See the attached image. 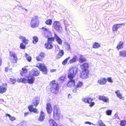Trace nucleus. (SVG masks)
<instances>
[{
	"label": "nucleus",
	"instance_id": "obj_1",
	"mask_svg": "<svg viewBox=\"0 0 126 126\" xmlns=\"http://www.w3.org/2000/svg\"><path fill=\"white\" fill-rule=\"evenodd\" d=\"M27 79L24 78H18L17 81L18 82H23L24 83H26L30 84H33L35 80V77L31 75V73H29V75L27 76Z\"/></svg>",
	"mask_w": 126,
	"mask_h": 126
},
{
	"label": "nucleus",
	"instance_id": "obj_2",
	"mask_svg": "<svg viewBox=\"0 0 126 126\" xmlns=\"http://www.w3.org/2000/svg\"><path fill=\"white\" fill-rule=\"evenodd\" d=\"M50 86V90L51 92L53 94H56L59 92V86L58 83L56 82L55 80L51 81L49 84Z\"/></svg>",
	"mask_w": 126,
	"mask_h": 126
},
{
	"label": "nucleus",
	"instance_id": "obj_3",
	"mask_svg": "<svg viewBox=\"0 0 126 126\" xmlns=\"http://www.w3.org/2000/svg\"><path fill=\"white\" fill-rule=\"evenodd\" d=\"M60 111L59 107L55 105L53 107V117L55 120H59L61 117Z\"/></svg>",
	"mask_w": 126,
	"mask_h": 126
},
{
	"label": "nucleus",
	"instance_id": "obj_4",
	"mask_svg": "<svg viewBox=\"0 0 126 126\" xmlns=\"http://www.w3.org/2000/svg\"><path fill=\"white\" fill-rule=\"evenodd\" d=\"M78 72L77 69L76 67H73L69 69L67 77L70 80H73Z\"/></svg>",
	"mask_w": 126,
	"mask_h": 126
},
{
	"label": "nucleus",
	"instance_id": "obj_5",
	"mask_svg": "<svg viewBox=\"0 0 126 126\" xmlns=\"http://www.w3.org/2000/svg\"><path fill=\"white\" fill-rule=\"evenodd\" d=\"M38 17L37 16H35L32 18L30 23L31 26L32 28L38 27L39 23V20H38Z\"/></svg>",
	"mask_w": 126,
	"mask_h": 126
},
{
	"label": "nucleus",
	"instance_id": "obj_6",
	"mask_svg": "<svg viewBox=\"0 0 126 126\" xmlns=\"http://www.w3.org/2000/svg\"><path fill=\"white\" fill-rule=\"evenodd\" d=\"M36 66L38 68L40 71L42 72L44 74H46L47 73V67L44 64L38 63L37 64Z\"/></svg>",
	"mask_w": 126,
	"mask_h": 126
},
{
	"label": "nucleus",
	"instance_id": "obj_7",
	"mask_svg": "<svg viewBox=\"0 0 126 126\" xmlns=\"http://www.w3.org/2000/svg\"><path fill=\"white\" fill-rule=\"evenodd\" d=\"M53 26L54 29L58 32H61L62 30V28L59 22L57 21H55L53 22Z\"/></svg>",
	"mask_w": 126,
	"mask_h": 126
},
{
	"label": "nucleus",
	"instance_id": "obj_8",
	"mask_svg": "<svg viewBox=\"0 0 126 126\" xmlns=\"http://www.w3.org/2000/svg\"><path fill=\"white\" fill-rule=\"evenodd\" d=\"M46 54L44 52H41L36 57V60L39 61H42L43 60L45 57Z\"/></svg>",
	"mask_w": 126,
	"mask_h": 126
},
{
	"label": "nucleus",
	"instance_id": "obj_9",
	"mask_svg": "<svg viewBox=\"0 0 126 126\" xmlns=\"http://www.w3.org/2000/svg\"><path fill=\"white\" fill-rule=\"evenodd\" d=\"M40 99L39 97H35L34 98L32 101V107L34 106L36 107L39 103Z\"/></svg>",
	"mask_w": 126,
	"mask_h": 126
},
{
	"label": "nucleus",
	"instance_id": "obj_10",
	"mask_svg": "<svg viewBox=\"0 0 126 126\" xmlns=\"http://www.w3.org/2000/svg\"><path fill=\"white\" fill-rule=\"evenodd\" d=\"M7 86L6 83H3L1 85H0V94H2L6 92Z\"/></svg>",
	"mask_w": 126,
	"mask_h": 126
},
{
	"label": "nucleus",
	"instance_id": "obj_11",
	"mask_svg": "<svg viewBox=\"0 0 126 126\" xmlns=\"http://www.w3.org/2000/svg\"><path fill=\"white\" fill-rule=\"evenodd\" d=\"M89 71H83L80 73V77L83 79L87 78L88 77Z\"/></svg>",
	"mask_w": 126,
	"mask_h": 126
},
{
	"label": "nucleus",
	"instance_id": "obj_12",
	"mask_svg": "<svg viewBox=\"0 0 126 126\" xmlns=\"http://www.w3.org/2000/svg\"><path fill=\"white\" fill-rule=\"evenodd\" d=\"M124 24H115L113 25L112 27V30L113 32H116L118 28L121 27V25H122Z\"/></svg>",
	"mask_w": 126,
	"mask_h": 126
},
{
	"label": "nucleus",
	"instance_id": "obj_13",
	"mask_svg": "<svg viewBox=\"0 0 126 126\" xmlns=\"http://www.w3.org/2000/svg\"><path fill=\"white\" fill-rule=\"evenodd\" d=\"M81 69L83 71H89L88 68L89 67V64L87 63H85L80 65Z\"/></svg>",
	"mask_w": 126,
	"mask_h": 126
},
{
	"label": "nucleus",
	"instance_id": "obj_14",
	"mask_svg": "<svg viewBox=\"0 0 126 126\" xmlns=\"http://www.w3.org/2000/svg\"><path fill=\"white\" fill-rule=\"evenodd\" d=\"M10 53L11 57L13 58L11 59L12 63H16L17 60V58L16 54L13 53L11 54V52H10Z\"/></svg>",
	"mask_w": 126,
	"mask_h": 126
},
{
	"label": "nucleus",
	"instance_id": "obj_15",
	"mask_svg": "<svg viewBox=\"0 0 126 126\" xmlns=\"http://www.w3.org/2000/svg\"><path fill=\"white\" fill-rule=\"evenodd\" d=\"M46 109L47 113L50 114L52 110V108L51 104L50 103H48L46 104Z\"/></svg>",
	"mask_w": 126,
	"mask_h": 126
},
{
	"label": "nucleus",
	"instance_id": "obj_16",
	"mask_svg": "<svg viewBox=\"0 0 126 126\" xmlns=\"http://www.w3.org/2000/svg\"><path fill=\"white\" fill-rule=\"evenodd\" d=\"M28 108L29 111L31 112H33L36 114H38V112L37 109L36 108H34L32 106H29Z\"/></svg>",
	"mask_w": 126,
	"mask_h": 126
},
{
	"label": "nucleus",
	"instance_id": "obj_17",
	"mask_svg": "<svg viewBox=\"0 0 126 126\" xmlns=\"http://www.w3.org/2000/svg\"><path fill=\"white\" fill-rule=\"evenodd\" d=\"M32 72H31L29 73H31V75L34 77V76H38L40 74L39 71L36 68L33 69L32 71Z\"/></svg>",
	"mask_w": 126,
	"mask_h": 126
},
{
	"label": "nucleus",
	"instance_id": "obj_18",
	"mask_svg": "<svg viewBox=\"0 0 126 126\" xmlns=\"http://www.w3.org/2000/svg\"><path fill=\"white\" fill-rule=\"evenodd\" d=\"M48 124L49 126H58L57 123L52 119H50L48 120Z\"/></svg>",
	"mask_w": 126,
	"mask_h": 126
},
{
	"label": "nucleus",
	"instance_id": "obj_19",
	"mask_svg": "<svg viewBox=\"0 0 126 126\" xmlns=\"http://www.w3.org/2000/svg\"><path fill=\"white\" fill-rule=\"evenodd\" d=\"M75 84V80H70L67 83V86L69 87H71L74 86Z\"/></svg>",
	"mask_w": 126,
	"mask_h": 126
},
{
	"label": "nucleus",
	"instance_id": "obj_20",
	"mask_svg": "<svg viewBox=\"0 0 126 126\" xmlns=\"http://www.w3.org/2000/svg\"><path fill=\"white\" fill-rule=\"evenodd\" d=\"M45 115L44 112L41 111L40 113V116L38 119V120L40 121H43L44 119Z\"/></svg>",
	"mask_w": 126,
	"mask_h": 126
},
{
	"label": "nucleus",
	"instance_id": "obj_21",
	"mask_svg": "<svg viewBox=\"0 0 126 126\" xmlns=\"http://www.w3.org/2000/svg\"><path fill=\"white\" fill-rule=\"evenodd\" d=\"M107 81V79L105 78H102L99 79L98 83L100 85H104Z\"/></svg>",
	"mask_w": 126,
	"mask_h": 126
},
{
	"label": "nucleus",
	"instance_id": "obj_22",
	"mask_svg": "<svg viewBox=\"0 0 126 126\" xmlns=\"http://www.w3.org/2000/svg\"><path fill=\"white\" fill-rule=\"evenodd\" d=\"M64 54V52L63 50H59V52L57 54L56 56V58L57 59H58L63 56Z\"/></svg>",
	"mask_w": 126,
	"mask_h": 126
},
{
	"label": "nucleus",
	"instance_id": "obj_23",
	"mask_svg": "<svg viewBox=\"0 0 126 126\" xmlns=\"http://www.w3.org/2000/svg\"><path fill=\"white\" fill-rule=\"evenodd\" d=\"M45 47L47 49H51L53 47L52 44L48 42L45 44Z\"/></svg>",
	"mask_w": 126,
	"mask_h": 126
},
{
	"label": "nucleus",
	"instance_id": "obj_24",
	"mask_svg": "<svg viewBox=\"0 0 126 126\" xmlns=\"http://www.w3.org/2000/svg\"><path fill=\"white\" fill-rule=\"evenodd\" d=\"M99 99L104 102H107L109 101V99L107 97L102 96H99Z\"/></svg>",
	"mask_w": 126,
	"mask_h": 126
},
{
	"label": "nucleus",
	"instance_id": "obj_25",
	"mask_svg": "<svg viewBox=\"0 0 126 126\" xmlns=\"http://www.w3.org/2000/svg\"><path fill=\"white\" fill-rule=\"evenodd\" d=\"M54 34V36L56 39V41L59 44L61 45L62 42V40L58 36L56 33H55Z\"/></svg>",
	"mask_w": 126,
	"mask_h": 126
},
{
	"label": "nucleus",
	"instance_id": "obj_26",
	"mask_svg": "<svg viewBox=\"0 0 126 126\" xmlns=\"http://www.w3.org/2000/svg\"><path fill=\"white\" fill-rule=\"evenodd\" d=\"M78 59V58L77 56H75L71 59L70 60L69 63L70 64L72 63L76 62L77 61Z\"/></svg>",
	"mask_w": 126,
	"mask_h": 126
},
{
	"label": "nucleus",
	"instance_id": "obj_27",
	"mask_svg": "<svg viewBox=\"0 0 126 126\" xmlns=\"http://www.w3.org/2000/svg\"><path fill=\"white\" fill-rule=\"evenodd\" d=\"M82 101L85 103H87L88 104H89L91 102H92L93 101V99L90 97H88L87 98H84L83 99Z\"/></svg>",
	"mask_w": 126,
	"mask_h": 126
},
{
	"label": "nucleus",
	"instance_id": "obj_28",
	"mask_svg": "<svg viewBox=\"0 0 126 126\" xmlns=\"http://www.w3.org/2000/svg\"><path fill=\"white\" fill-rule=\"evenodd\" d=\"M28 71V69L25 68V67L22 68V71L20 72V75L23 76L24 74L27 73Z\"/></svg>",
	"mask_w": 126,
	"mask_h": 126
},
{
	"label": "nucleus",
	"instance_id": "obj_29",
	"mask_svg": "<svg viewBox=\"0 0 126 126\" xmlns=\"http://www.w3.org/2000/svg\"><path fill=\"white\" fill-rule=\"evenodd\" d=\"M101 46L98 43L95 42L93 43V48H98L100 47Z\"/></svg>",
	"mask_w": 126,
	"mask_h": 126
},
{
	"label": "nucleus",
	"instance_id": "obj_30",
	"mask_svg": "<svg viewBox=\"0 0 126 126\" xmlns=\"http://www.w3.org/2000/svg\"><path fill=\"white\" fill-rule=\"evenodd\" d=\"M123 41H120L119 42V44L116 47V48L118 50H119L120 49L122 48L123 47Z\"/></svg>",
	"mask_w": 126,
	"mask_h": 126
},
{
	"label": "nucleus",
	"instance_id": "obj_31",
	"mask_svg": "<svg viewBox=\"0 0 126 126\" xmlns=\"http://www.w3.org/2000/svg\"><path fill=\"white\" fill-rule=\"evenodd\" d=\"M86 59L85 58H83V56L81 55L79 59V62L82 63L84 62H86Z\"/></svg>",
	"mask_w": 126,
	"mask_h": 126
},
{
	"label": "nucleus",
	"instance_id": "obj_32",
	"mask_svg": "<svg viewBox=\"0 0 126 126\" xmlns=\"http://www.w3.org/2000/svg\"><path fill=\"white\" fill-rule=\"evenodd\" d=\"M6 116H8L9 117V119L11 121H13L16 119V118L14 116H11L9 114L6 113Z\"/></svg>",
	"mask_w": 126,
	"mask_h": 126
},
{
	"label": "nucleus",
	"instance_id": "obj_33",
	"mask_svg": "<svg viewBox=\"0 0 126 126\" xmlns=\"http://www.w3.org/2000/svg\"><path fill=\"white\" fill-rule=\"evenodd\" d=\"M45 23L47 25H51L52 23V21L51 19H48L46 20Z\"/></svg>",
	"mask_w": 126,
	"mask_h": 126
},
{
	"label": "nucleus",
	"instance_id": "obj_34",
	"mask_svg": "<svg viewBox=\"0 0 126 126\" xmlns=\"http://www.w3.org/2000/svg\"><path fill=\"white\" fill-rule=\"evenodd\" d=\"M55 38L54 37H53L48 38L47 40V42L50 43L52 44V42L54 40Z\"/></svg>",
	"mask_w": 126,
	"mask_h": 126
},
{
	"label": "nucleus",
	"instance_id": "obj_35",
	"mask_svg": "<svg viewBox=\"0 0 126 126\" xmlns=\"http://www.w3.org/2000/svg\"><path fill=\"white\" fill-rule=\"evenodd\" d=\"M25 56L27 60L29 62H30L32 60L31 57L27 53H26L25 54Z\"/></svg>",
	"mask_w": 126,
	"mask_h": 126
},
{
	"label": "nucleus",
	"instance_id": "obj_36",
	"mask_svg": "<svg viewBox=\"0 0 126 126\" xmlns=\"http://www.w3.org/2000/svg\"><path fill=\"white\" fill-rule=\"evenodd\" d=\"M126 51L125 50H123L119 52V55L120 57H125V55L126 53Z\"/></svg>",
	"mask_w": 126,
	"mask_h": 126
},
{
	"label": "nucleus",
	"instance_id": "obj_37",
	"mask_svg": "<svg viewBox=\"0 0 126 126\" xmlns=\"http://www.w3.org/2000/svg\"><path fill=\"white\" fill-rule=\"evenodd\" d=\"M83 84L82 82L79 81L77 84L76 86L78 88H81L83 85Z\"/></svg>",
	"mask_w": 126,
	"mask_h": 126
},
{
	"label": "nucleus",
	"instance_id": "obj_38",
	"mask_svg": "<svg viewBox=\"0 0 126 126\" xmlns=\"http://www.w3.org/2000/svg\"><path fill=\"white\" fill-rule=\"evenodd\" d=\"M33 40L32 41L33 43L34 44H35L37 43L38 41V38L36 36H34L33 37Z\"/></svg>",
	"mask_w": 126,
	"mask_h": 126
},
{
	"label": "nucleus",
	"instance_id": "obj_39",
	"mask_svg": "<svg viewBox=\"0 0 126 126\" xmlns=\"http://www.w3.org/2000/svg\"><path fill=\"white\" fill-rule=\"evenodd\" d=\"M119 90H118L115 92V93L116 94L117 96L120 98L121 99L122 98V95L120 93H119Z\"/></svg>",
	"mask_w": 126,
	"mask_h": 126
},
{
	"label": "nucleus",
	"instance_id": "obj_40",
	"mask_svg": "<svg viewBox=\"0 0 126 126\" xmlns=\"http://www.w3.org/2000/svg\"><path fill=\"white\" fill-rule=\"evenodd\" d=\"M126 124V121L125 120H121L120 122V125L121 126H125Z\"/></svg>",
	"mask_w": 126,
	"mask_h": 126
},
{
	"label": "nucleus",
	"instance_id": "obj_41",
	"mask_svg": "<svg viewBox=\"0 0 126 126\" xmlns=\"http://www.w3.org/2000/svg\"><path fill=\"white\" fill-rule=\"evenodd\" d=\"M70 58V57H68L67 58H66L64 60H63L62 62V64L63 65H65L67 63L68 60H69Z\"/></svg>",
	"mask_w": 126,
	"mask_h": 126
},
{
	"label": "nucleus",
	"instance_id": "obj_42",
	"mask_svg": "<svg viewBox=\"0 0 126 126\" xmlns=\"http://www.w3.org/2000/svg\"><path fill=\"white\" fill-rule=\"evenodd\" d=\"M10 83L12 84H14L16 82V79H14L10 78L9 79Z\"/></svg>",
	"mask_w": 126,
	"mask_h": 126
},
{
	"label": "nucleus",
	"instance_id": "obj_43",
	"mask_svg": "<svg viewBox=\"0 0 126 126\" xmlns=\"http://www.w3.org/2000/svg\"><path fill=\"white\" fill-rule=\"evenodd\" d=\"M65 77L64 76H61L59 78V79L61 82H63L65 81Z\"/></svg>",
	"mask_w": 126,
	"mask_h": 126
},
{
	"label": "nucleus",
	"instance_id": "obj_44",
	"mask_svg": "<svg viewBox=\"0 0 126 126\" xmlns=\"http://www.w3.org/2000/svg\"><path fill=\"white\" fill-rule=\"evenodd\" d=\"M79 90V89L76 86H75L72 89L73 92L74 93H76Z\"/></svg>",
	"mask_w": 126,
	"mask_h": 126
},
{
	"label": "nucleus",
	"instance_id": "obj_45",
	"mask_svg": "<svg viewBox=\"0 0 126 126\" xmlns=\"http://www.w3.org/2000/svg\"><path fill=\"white\" fill-rule=\"evenodd\" d=\"M22 42L25 44H26L28 43V40L25 37H23L22 39Z\"/></svg>",
	"mask_w": 126,
	"mask_h": 126
},
{
	"label": "nucleus",
	"instance_id": "obj_46",
	"mask_svg": "<svg viewBox=\"0 0 126 126\" xmlns=\"http://www.w3.org/2000/svg\"><path fill=\"white\" fill-rule=\"evenodd\" d=\"M112 111L111 110H108L106 111V114L108 115H110L111 114Z\"/></svg>",
	"mask_w": 126,
	"mask_h": 126
},
{
	"label": "nucleus",
	"instance_id": "obj_47",
	"mask_svg": "<svg viewBox=\"0 0 126 126\" xmlns=\"http://www.w3.org/2000/svg\"><path fill=\"white\" fill-rule=\"evenodd\" d=\"M20 48L22 49H25L26 47L25 45L23 43L20 44Z\"/></svg>",
	"mask_w": 126,
	"mask_h": 126
},
{
	"label": "nucleus",
	"instance_id": "obj_48",
	"mask_svg": "<svg viewBox=\"0 0 126 126\" xmlns=\"http://www.w3.org/2000/svg\"><path fill=\"white\" fill-rule=\"evenodd\" d=\"M65 48L66 50H70V45L69 44H67L65 46Z\"/></svg>",
	"mask_w": 126,
	"mask_h": 126
},
{
	"label": "nucleus",
	"instance_id": "obj_49",
	"mask_svg": "<svg viewBox=\"0 0 126 126\" xmlns=\"http://www.w3.org/2000/svg\"><path fill=\"white\" fill-rule=\"evenodd\" d=\"M98 124L97 125L99 126H102L104 124L101 121H98Z\"/></svg>",
	"mask_w": 126,
	"mask_h": 126
},
{
	"label": "nucleus",
	"instance_id": "obj_50",
	"mask_svg": "<svg viewBox=\"0 0 126 126\" xmlns=\"http://www.w3.org/2000/svg\"><path fill=\"white\" fill-rule=\"evenodd\" d=\"M12 69L11 68L10 69L8 67H6L5 68V71L6 72H7L8 71H10L11 72H12Z\"/></svg>",
	"mask_w": 126,
	"mask_h": 126
},
{
	"label": "nucleus",
	"instance_id": "obj_51",
	"mask_svg": "<svg viewBox=\"0 0 126 126\" xmlns=\"http://www.w3.org/2000/svg\"><path fill=\"white\" fill-rule=\"evenodd\" d=\"M107 80L109 82L112 83L113 82V81L111 77H108L107 78Z\"/></svg>",
	"mask_w": 126,
	"mask_h": 126
},
{
	"label": "nucleus",
	"instance_id": "obj_52",
	"mask_svg": "<svg viewBox=\"0 0 126 126\" xmlns=\"http://www.w3.org/2000/svg\"><path fill=\"white\" fill-rule=\"evenodd\" d=\"M41 29H42V31L43 32H48V30H47L46 28L44 27L42 28Z\"/></svg>",
	"mask_w": 126,
	"mask_h": 126
},
{
	"label": "nucleus",
	"instance_id": "obj_53",
	"mask_svg": "<svg viewBox=\"0 0 126 126\" xmlns=\"http://www.w3.org/2000/svg\"><path fill=\"white\" fill-rule=\"evenodd\" d=\"M89 104H90L89 105V106L90 107H92L95 104L94 103V102H92V101Z\"/></svg>",
	"mask_w": 126,
	"mask_h": 126
},
{
	"label": "nucleus",
	"instance_id": "obj_54",
	"mask_svg": "<svg viewBox=\"0 0 126 126\" xmlns=\"http://www.w3.org/2000/svg\"><path fill=\"white\" fill-rule=\"evenodd\" d=\"M30 113L29 112H26L24 113V115L25 117H26Z\"/></svg>",
	"mask_w": 126,
	"mask_h": 126
},
{
	"label": "nucleus",
	"instance_id": "obj_55",
	"mask_svg": "<svg viewBox=\"0 0 126 126\" xmlns=\"http://www.w3.org/2000/svg\"><path fill=\"white\" fill-rule=\"evenodd\" d=\"M56 71V69H52L50 70V72L51 73L55 72Z\"/></svg>",
	"mask_w": 126,
	"mask_h": 126
},
{
	"label": "nucleus",
	"instance_id": "obj_56",
	"mask_svg": "<svg viewBox=\"0 0 126 126\" xmlns=\"http://www.w3.org/2000/svg\"><path fill=\"white\" fill-rule=\"evenodd\" d=\"M85 124H88L89 125H91V123L89 122H88V121H87V122H85Z\"/></svg>",
	"mask_w": 126,
	"mask_h": 126
},
{
	"label": "nucleus",
	"instance_id": "obj_57",
	"mask_svg": "<svg viewBox=\"0 0 126 126\" xmlns=\"http://www.w3.org/2000/svg\"><path fill=\"white\" fill-rule=\"evenodd\" d=\"M2 62V60L1 59H0V66L1 65Z\"/></svg>",
	"mask_w": 126,
	"mask_h": 126
},
{
	"label": "nucleus",
	"instance_id": "obj_58",
	"mask_svg": "<svg viewBox=\"0 0 126 126\" xmlns=\"http://www.w3.org/2000/svg\"><path fill=\"white\" fill-rule=\"evenodd\" d=\"M23 38L22 36H20L19 37V38L20 39H23Z\"/></svg>",
	"mask_w": 126,
	"mask_h": 126
},
{
	"label": "nucleus",
	"instance_id": "obj_59",
	"mask_svg": "<svg viewBox=\"0 0 126 126\" xmlns=\"http://www.w3.org/2000/svg\"><path fill=\"white\" fill-rule=\"evenodd\" d=\"M102 126H106L104 124V125H103Z\"/></svg>",
	"mask_w": 126,
	"mask_h": 126
},
{
	"label": "nucleus",
	"instance_id": "obj_60",
	"mask_svg": "<svg viewBox=\"0 0 126 126\" xmlns=\"http://www.w3.org/2000/svg\"><path fill=\"white\" fill-rule=\"evenodd\" d=\"M125 57H126V53L125 54Z\"/></svg>",
	"mask_w": 126,
	"mask_h": 126
},
{
	"label": "nucleus",
	"instance_id": "obj_61",
	"mask_svg": "<svg viewBox=\"0 0 126 126\" xmlns=\"http://www.w3.org/2000/svg\"><path fill=\"white\" fill-rule=\"evenodd\" d=\"M70 95V94H69V95H68V97H69V96Z\"/></svg>",
	"mask_w": 126,
	"mask_h": 126
},
{
	"label": "nucleus",
	"instance_id": "obj_62",
	"mask_svg": "<svg viewBox=\"0 0 126 126\" xmlns=\"http://www.w3.org/2000/svg\"><path fill=\"white\" fill-rule=\"evenodd\" d=\"M25 10H26V11H27V9H25Z\"/></svg>",
	"mask_w": 126,
	"mask_h": 126
}]
</instances>
